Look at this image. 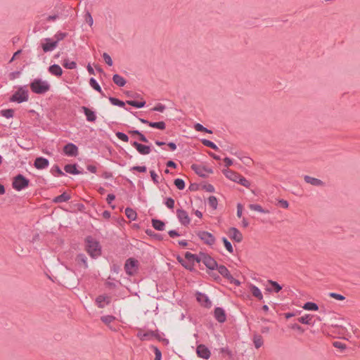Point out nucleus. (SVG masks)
I'll return each instance as SVG.
<instances>
[{
  "instance_id": "1",
  "label": "nucleus",
  "mask_w": 360,
  "mask_h": 360,
  "mask_svg": "<svg viewBox=\"0 0 360 360\" xmlns=\"http://www.w3.org/2000/svg\"><path fill=\"white\" fill-rule=\"evenodd\" d=\"M31 91L37 94H44L51 89L50 84L45 80L36 78L30 84Z\"/></svg>"
},
{
  "instance_id": "2",
  "label": "nucleus",
  "mask_w": 360,
  "mask_h": 360,
  "mask_svg": "<svg viewBox=\"0 0 360 360\" xmlns=\"http://www.w3.org/2000/svg\"><path fill=\"white\" fill-rule=\"evenodd\" d=\"M86 250L89 255L93 258L98 257L101 253L99 243L91 236H88L86 238Z\"/></svg>"
},
{
  "instance_id": "3",
  "label": "nucleus",
  "mask_w": 360,
  "mask_h": 360,
  "mask_svg": "<svg viewBox=\"0 0 360 360\" xmlns=\"http://www.w3.org/2000/svg\"><path fill=\"white\" fill-rule=\"evenodd\" d=\"M29 185L30 180L21 174L16 175L12 182V187L18 191L25 189Z\"/></svg>"
},
{
  "instance_id": "4",
  "label": "nucleus",
  "mask_w": 360,
  "mask_h": 360,
  "mask_svg": "<svg viewBox=\"0 0 360 360\" xmlns=\"http://www.w3.org/2000/svg\"><path fill=\"white\" fill-rule=\"evenodd\" d=\"M29 99L28 91L25 87H20L9 98L10 102L21 103L27 101Z\"/></svg>"
},
{
  "instance_id": "5",
  "label": "nucleus",
  "mask_w": 360,
  "mask_h": 360,
  "mask_svg": "<svg viewBox=\"0 0 360 360\" xmlns=\"http://www.w3.org/2000/svg\"><path fill=\"white\" fill-rule=\"evenodd\" d=\"M139 262L134 258H129L126 260L124 270L129 276H134L137 273Z\"/></svg>"
},
{
  "instance_id": "6",
  "label": "nucleus",
  "mask_w": 360,
  "mask_h": 360,
  "mask_svg": "<svg viewBox=\"0 0 360 360\" xmlns=\"http://www.w3.org/2000/svg\"><path fill=\"white\" fill-rule=\"evenodd\" d=\"M195 233L205 244L213 245L215 243L216 238L211 233L205 231H198Z\"/></svg>"
},
{
  "instance_id": "7",
  "label": "nucleus",
  "mask_w": 360,
  "mask_h": 360,
  "mask_svg": "<svg viewBox=\"0 0 360 360\" xmlns=\"http://www.w3.org/2000/svg\"><path fill=\"white\" fill-rule=\"evenodd\" d=\"M216 269H217L219 273L231 283L235 284L237 286L240 285V282L233 278V276L230 274L229 269L224 265H218V267Z\"/></svg>"
},
{
  "instance_id": "8",
  "label": "nucleus",
  "mask_w": 360,
  "mask_h": 360,
  "mask_svg": "<svg viewBox=\"0 0 360 360\" xmlns=\"http://www.w3.org/2000/svg\"><path fill=\"white\" fill-rule=\"evenodd\" d=\"M200 256L201 262L207 269L214 270L218 267V264L216 260L208 254L200 252Z\"/></svg>"
},
{
  "instance_id": "9",
  "label": "nucleus",
  "mask_w": 360,
  "mask_h": 360,
  "mask_svg": "<svg viewBox=\"0 0 360 360\" xmlns=\"http://www.w3.org/2000/svg\"><path fill=\"white\" fill-rule=\"evenodd\" d=\"M191 169L193 170L199 176L205 178L207 176V174H212L213 169L210 167H206L205 166L193 164Z\"/></svg>"
},
{
  "instance_id": "10",
  "label": "nucleus",
  "mask_w": 360,
  "mask_h": 360,
  "mask_svg": "<svg viewBox=\"0 0 360 360\" xmlns=\"http://www.w3.org/2000/svg\"><path fill=\"white\" fill-rule=\"evenodd\" d=\"M176 216L181 225L188 226L191 222V219L188 212L183 209L176 210Z\"/></svg>"
},
{
  "instance_id": "11",
  "label": "nucleus",
  "mask_w": 360,
  "mask_h": 360,
  "mask_svg": "<svg viewBox=\"0 0 360 360\" xmlns=\"http://www.w3.org/2000/svg\"><path fill=\"white\" fill-rule=\"evenodd\" d=\"M196 300L202 307L205 308L209 309L212 307V302L209 299L208 296L205 293L197 292Z\"/></svg>"
},
{
  "instance_id": "12",
  "label": "nucleus",
  "mask_w": 360,
  "mask_h": 360,
  "mask_svg": "<svg viewBox=\"0 0 360 360\" xmlns=\"http://www.w3.org/2000/svg\"><path fill=\"white\" fill-rule=\"evenodd\" d=\"M131 145L133 147H134L141 155H148L151 152V148L150 146L139 143L136 141H131Z\"/></svg>"
},
{
  "instance_id": "13",
  "label": "nucleus",
  "mask_w": 360,
  "mask_h": 360,
  "mask_svg": "<svg viewBox=\"0 0 360 360\" xmlns=\"http://www.w3.org/2000/svg\"><path fill=\"white\" fill-rule=\"evenodd\" d=\"M63 152L69 157H76L78 155V147L72 143H68L63 147Z\"/></svg>"
},
{
  "instance_id": "14",
  "label": "nucleus",
  "mask_w": 360,
  "mask_h": 360,
  "mask_svg": "<svg viewBox=\"0 0 360 360\" xmlns=\"http://www.w3.org/2000/svg\"><path fill=\"white\" fill-rule=\"evenodd\" d=\"M196 353L198 357L206 360L208 359L211 355L210 349L202 344L198 345L196 348Z\"/></svg>"
},
{
  "instance_id": "15",
  "label": "nucleus",
  "mask_w": 360,
  "mask_h": 360,
  "mask_svg": "<svg viewBox=\"0 0 360 360\" xmlns=\"http://www.w3.org/2000/svg\"><path fill=\"white\" fill-rule=\"evenodd\" d=\"M111 297L107 295H101L96 298V303L98 307L103 308L105 305L110 304Z\"/></svg>"
},
{
  "instance_id": "16",
  "label": "nucleus",
  "mask_w": 360,
  "mask_h": 360,
  "mask_svg": "<svg viewBox=\"0 0 360 360\" xmlns=\"http://www.w3.org/2000/svg\"><path fill=\"white\" fill-rule=\"evenodd\" d=\"M228 234L231 239L235 240L237 243H240L243 240L242 233L238 229L235 227L230 228Z\"/></svg>"
},
{
  "instance_id": "17",
  "label": "nucleus",
  "mask_w": 360,
  "mask_h": 360,
  "mask_svg": "<svg viewBox=\"0 0 360 360\" xmlns=\"http://www.w3.org/2000/svg\"><path fill=\"white\" fill-rule=\"evenodd\" d=\"M49 160L43 157L37 158L34 162V166L37 169H46L49 167Z\"/></svg>"
},
{
  "instance_id": "18",
  "label": "nucleus",
  "mask_w": 360,
  "mask_h": 360,
  "mask_svg": "<svg viewBox=\"0 0 360 360\" xmlns=\"http://www.w3.org/2000/svg\"><path fill=\"white\" fill-rule=\"evenodd\" d=\"M214 316L221 323H224L226 320L225 311L221 307H217L214 309Z\"/></svg>"
},
{
  "instance_id": "19",
  "label": "nucleus",
  "mask_w": 360,
  "mask_h": 360,
  "mask_svg": "<svg viewBox=\"0 0 360 360\" xmlns=\"http://www.w3.org/2000/svg\"><path fill=\"white\" fill-rule=\"evenodd\" d=\"M154 336H155V332L153 330H140L137 333V337L142 341L150 340L154 338Z\"/></svg>"
},
{
  "instance_id": "20",
  "label": "nucleus",
  "mask_w": 360,
  "mask_h": 360,
  "mask_svg": "<svg viewBox=\"0 0 360 360\" xmlns=\"http://www.w3.org/2000/svg\"><path fill=\"white\" fill-rule=\"evenodd\" d=\"M81 110L85 115L86 119L88 122H94L96 120V115L94 111L86 106H82Z\"/></svg>"
},
{
  "instance_id": "21",
  "label": "nucleus",
  "mask_w": 360,
  "mask_h": 360,
  "mask_svg": "<svg viewBox=\"0 0 360 360\" xmlns=\"http://www.w3.org/2000/svg\"><path fill=\"white\" fill-rule=\"evenodd\" d=\"M44 40L46 41L41 44V47L44 52H49L54 50L57 47V41H52L50 38H46Z\"/></svg>"
},
{
  "instance_id": "22",
  "label": "nucleus",
  "mask_w": 360,
  "mask_h": 360,
  "mask_svg": "<svg viewBox=\"0 0 360 360\" xmlns=\"http://www.w3.org/2000/svg\"><path fill=\"white\" fill-rule=\"evenodd\" d=\"M304 179L306 183L309 184L314 186H323L325 184L324 182L323 181H321V179H316V178H314V177H312V176H310L308 175H305L304 176Z\"/></svg>"
},
{
  "instance_id": "23",
  "label": "nucleus",
  "mask_w": 360,
  "mask_h": 360,
  "mask_svg": "<svg viewBox=\"0 0 360 360\" xmlns=\"http://www.w3.org/2000/svg\"><path fill=\"white\" fill-rule=\"evenodd\" d=\"M268 283L271 285H266V290L268 292H272L274 291L275 292H278L280 290H282V286L278 283L276 281H272V280H268Z\"/></svg>"
},
{
  "instance_id": "24",
  "label": "nucleus",
  "mask_w": 360,
  "mask_h": 360,
  "mask_svg": "<svg viewBox=\"0 0 360 360\" xmlns=\"http://www.w3.org/2000/svg\"><path fill=\"white\" fill-rule=\"evenodd\" d=\"M64 170L65 171V172L74 175L80 174L83 173L82 171H79L77 169L76 164H68L65 165Z\"/></svg>"
},
{
  "instance_id": "25",
  "label": "nucleus",
  "mask_w": 360,
  "mask_h": 360,
  "mask_svg": "<svg viewBox=\"0 0 360 360\" xmlns=\"http://www.w3.org/2000/svg\"><path fill=\"white\" fill-rule=\"evenodd\" d=\"M223 174L225 175L226 178L230 179L232 181L236 182L238 180V178H239L240 174L238 172H236L234 171H232L231 169H224L222 171Z\"/></svg>"
},
{
  "instance_id": "26",
  "label": "nucleus",
  "mask_w": 360,
  "mask_h": 360,
  "mask_svg": "<svg viewBox=\"0 0 360 360\" xmlns=\"http://www.w3.org/2000/svg\"><path fill=\"white\" fill-rule=\"evenodd\" d=\"M185 258L191 264H194L195 262L197 263H200L201 262L200 252L199 255H195L189 252H186L185 253Z\"/></svg>"
},
{
  "instance_id": "27",
  "label": "nucleus",
  "mask_w": 360,
  "mask_h": 360,
  "mask_svg": "<svg viewBox=\"0 0 360 360\" xmlns=\"http://www.w3.org/2000/svg\"><path fill=\"white\" fill-rule=\"evenodd\" d=\"M49 72L52 75L56 77H60L63 74V70L60 65L57 64H53L49 68Z\"/></svg>"
},
{
  "instance_id": "28",
  "label": "nucleus",
  "mask_w": 360,
  "mask_h": 360,
  "mask_svg": "<svg viewBox=\"0 0 360 360\" xmlns=\"http://www.w3.org/2000/svg\"><path fill=\"white\" fill-rule=\"evenodd\" d=\"M314 316L311 314H305L304 316L298 318L297 321L302 324L313 326L314 324L312 321Z\"/></svg>"
},
{
  "instance_id": "29",
  "label": "nucleus",
  "mask_w": 360,
  "mask_h": 360,
  "mask_svg": "<svg viewBox=\"0 0 360 360\" xmlns=\"http://www.w3.org/2000/svg\"><path fill=\"white\" fill-rule=\"evenodd\" d=\"M70 198L71 196L66 192H64L62 194L55 197L53 199V202L55 203H61L68 201Z\"/></svg>"
},
{
  "instance_id": "30",
  "label": "nucleus",
  "mask_w": 360,
  "mask_h": 360,
  "mask_svg": "<svg viewBox=\"0 0 360 360\" xmlns=\"http://www.w3.org/2000/svg\"><path fill=\"white\" fill-rule=\"evenodd\" d=\"M250 290L252 295L257 298L259 300L262 301L263 300V295L258 287L255 285L251 284L250 285Z\"/></svg>"
},
{
  "instance_id": "31",
  "label": "nucleus",
  "mask_w": 360,
  "mask_h": 360,
  "mask_svg": "<svg viewBox=\"0 0 360 360\" xmlns=\"http://www.w3.org/2000/svg\"><path fill=\"white\" fill-rule=\"evenodd\" d=\"M76 262L78 265H82L84 269L88 268L87 258L84 254H79L76 257Z\"/></svg>"
},
{
  "instance_id": "32",
  "label": "nucleus",
  "mask_w": 360,
  "mask_h": 360,
  "mask_svg": "<svg viewBox=\"0 0 360 360\" xmlns=\"http://www.w3.org/2000/svg\"><path fill=\"white\" fill-rule=\"evenodd\" d=\"M89 85L95 91H96L98 93H100L102 96H105V94H103L102 89H101V86L99 85V84L97 82V81L94 77L90 78V79H89Z\"/></svg>"
},
{
  "instance_id": "33",
  "label": "nucleus",
  "mask_w": 360,
  "mask_h": 360,
  "mask_svg": "<svg viewBox=\"0 0 360 360\" xmlns=\"http://www.w3.org/2000/svg\"><path fill=\"white\" fill-rule=\"evenodd\" d=\"M113 82L118 86L122 87L126 84V79L118 74H115L112 77Z\"/></svg>"
},
{
  "instance_id": "34",
  "label": "nucleus",
  "mask_w": 360,
  "mask_h": 360,
  "mask_svg": "<svg viewBox=\"0 0 360 360\" xmlns=\"http://www.w3.org/2000/svg\"><path fill=\"white\" fill-rule=\"evenodd\" d=\"M152 226L158 231H163L165 228V224L162 221L156 219H152Z\"/></svg>"
},
{
  "instance_id": "35",
  "label": "nucleus",
  "mask_w": 360,
  "mask_h": 360,
  "mask_svg": "<svg viewBox=\"0 0 360 360\" xmlns=\"http://www.w3.org/2000/svg\"><path fill=\"white\" fill-rule=\"evenodd\" d=\"M126 103L129 105H131L133 107H135L136 108H143L146 104V102L145 101H133V100H128L126 101Z\"/></svg>"
},
{
  "instance_id": "36",
  "label": "nucleus",
  "mask_w": 360,
  "mask_h": 360,
  "mask_svg": "<svg viewBox=\"0 0 360 360\" xmlns=\"http://www.w3.org/2000/svg\"><path fill=\"white\" fill-rule=\"evenodd\" d=\"M125 214L127 217L131 221L136 220L137 217V214L134 210L130 207H127L125 209Z\"/></svg>"
},
{
  "instance_id": "37",
  "label": "nucleus",
  "mask_w": 360,
  "mask_h": 360,
  "mask_svg": "<svg viewBox=\"0 0 360 360\" xmlns=\"http://www.w3.org/2000/svg\"><path fill=\"white\" fill-rule=\"evenodd\" d=\"M249 208L251 210L256 211V212H258L260 213H264V214L269 213V210L263 209L262 207L258 204H250Z\"/></svg>"
},
{
  "instance_id": "38",
  "label": "nucleus",
  "mask_w": 360,
  "mask_h": 360,
  "mask_svg": "<svg viewBox=\"0 0 360 360\" xmlns=\"http://www.w3.org/2000/svg\"><path fill=\"white\" fill-rule=\"evenodd\" d=\"M302 308L308 311H317L319 310V306L317 304L312 302H306Z\"/></svg>"
},
{
  "instance_id": "39",
  "label": "nucleus",
  "mask_w": 360,
  "mask_h": 360,
  "mask_svg": "<svg viewBox=\"0 0 360 360\" xmlns=\"http://www.w3.org/2000/svg\"><path fill=\"white\" fill-rule=\"evenodd\" d=\"M253 342L255 347L258 349L263 345L264 341L262 337L259 335L255 334L253 336Z\"/></svg>"
},
{
  "instance_id": "40",
  "label": "nucleus",
  "mask_w": 360,
  "mask_h": 360,
  "mask_svg": "<svg viewBox=\"0 0 360 360\" xmlns=\"http://www.w3.org/2000/svg\"><path fill=\"white\" fill-rule=\"evenodd\" d=\"M63 65L70 70H73L77 68V64L75 61H70L69 59L65 58L63 60Z\"/></svg>"
},
{
  "instance_id": "41",
  "label": "nucleus",
  "mask_w": 360,
  "mask_h": 360,
  "mask_svg": "<svg viewBox=\"0 0 360 360\" xmlns=\"http://www.w3.org/2000/svg\"><path fill=\"white\" fill-rule=\"evenodd\" d=\"M149 126L153 128H157L163 130L166 127V124L163 121L160 122H150Z\"/></svg>"
},
{
  "instance_id": "42",
  "label": "nucleus",
  "mask_w": 360,
  "mask_h": 360,
  "mask_svg": "<svg viewBox=\"0 0 360 360\" xmlns=\"http://www.w3.org/2000/svg\"><path fill=\"white\" fill-rule=\"evenodd\" d=\"M201 142H202V143L204 146L210 147V148H212L214 150H219L218 146L214 142H212V141H211L210 140L203 139L201 140Z\"/></svg>"
},
{
  "instance_id": "43",
  "label": "nucleus",
  "mask_w": 360,
  "mask_h": 360,
  "mask_svg": "<svg viewBox=\"0 0 360 360\" xmlns=\"http://www.w3.org/2000/svg\"><path fill=\"white\" fill-rule=\"evenodd\" d=\"M109 101L110 103L113 105L119 106V107H124L125 103L124 101L119 100L118 98L114 97H109Z\"/></svg>"
},
{
  "instance_id": "44",
  "label": "nucleus",
  "mask_w": 360,
  "mask_h": 360,
  "mask_svg": "<svg viewBox=\"0 0 360 360\" xmlns=\"http://www.w3.org/2000/svg\"><path fill=\"white\" fill-rule=\"evenodd\" d=\"M236 183L245 186V188H249L250 186V182L240 174L239 175V178H238Z\"/></svg>"
},
{
  "instance_id": "45",
  "label": "nucleus",
  "mask_w": 360,
  "mask_h": 360,
  "mask_svg": "<svg viewBox=\"0 0 360 360\" xmlns=\"http://www.w3.org/2000/svg\"><path fill=\"white\" fill-rule=\"evenodd\" d=\"M1 115L6 118H12L14 116L13 109H5L1 111Z\"/></svg>"
},
{
  "instance_id": "46",
  "label": "nucleus",
  "mask_w": 360,
  "mask_h": 360,
  "mask_svg": "<svg viewBox=\"0 0 360 360\" xmlns=\"http://www.w3.org/2000/svg\"><path fill=\"white\" fill-rule=\"evenodd\" d=\"M51 173L56 176V174H58V176H64V172L60 169L58 165H53L51 169Z\"/></svg>"
},
{
  "instance_id": "47",
  "label": "nucleus",
  "mask_w": 360,
  "mask_h": 360,
  "mask_svg": "<svg viewBox=\"0 0 360 360\" xmlns=\"http://www.w3.org/2000/svg\"><path fill=\"white\" fill-rule=\"evenodd\" d=\"M208 204L210 207H211L213 210H216L217 208L218 201L215 196H210L208 198Z\"/></svg>"
},
{
  "instance_id": "48",
  "label": "nucleus",
  "mask_w": 360,
  "mask_h": 360,
  "mask_svg": "<svg viewBox=\"0 0 360 360\" xmlns=\"http://www.w3.org/2000/svg\"><path fill=\"white\" fill-rule=\"evenodd\" d=\"M221 240L227 251L230 253H233V248L231 243L225 237H223Z\"/></svg>"
},
{
  "instance_id": "49",
  "label": "nucleus",
  "mask_w": 360,
  "mask_h": 360,
  "mask_svg": "<svg viewBox=\"0 0 360 360\" xmlns=\"http://www.w3.org/2000/svg\"><path fill=\"white\" fill-rule=\"evenodd\" d=\"M101 320L105 324H109L115 320V317L112 315L103 316Z\"/></svg>"
},
{
  "instance_id": "50",
  "label": "nucleus",
  "mask_w": 360,
  "mask_h": 360,
  "mask_svg": "<svg viewBox=\"0 0 360 360\" xmlns=\"http://www.w3.org/2000/svg\"><path fill=\"white\" fill-rule=\"evenodd\" d=\"M174 184L179 190H183L185 188V182L182 179H176Z\"/></svg>"
},
{
  "instance_id": "51",
  "label": "nucleus",
  "mask_w": 360,
  "mask_h": 360,
  "mask_svg": "<svg viewBox=\"0 0 360 360\" xmlns=\"http://www.w3.org/2000/svg\"><path fill=\"white\" fill-rule=\"evenodd\" d=\"M146 233L147 235L153 237V238L158 240H162L163 239L162 236L160 233H155L152 230H146Z\"/></svg>"
},
{
  "instance_id": "52",
  "label": "nucleus",
  "mask_w": 360,
  "mask_h": 360,
  "mask_svg": "<svg viewBox=\"0 0 360 360\" xmlns=\"http://www.w3.org/2000/svg\"><path fill=\"white\" fill-rule=\"evenodd\" d=\"M115 136L119 139L120 140L124 141V142H128L129 141V136L121 131H117L115 133Z\"/></svg>"
},
{
  "instance_id": "53",
  "label": "nucleus",
  "mask_w": 360,
  "mask_h": 360,
  "mask_svg": "<svg viewBox=\"0 0 360 360\" xmlns=\"http://www.w3.org/2000/svg\"><path fill=\"white\" fill-rule=\"evenodd\" d=\"M194 128L196 131H205V132H207V133H210L211 134L212 133V131L207 129L206 127H203L201 124L200 123H196L194 126Z\"/></svg>"
},
{
  "instance_id": "54",
  "label": "nucleus",
  "mask_w": 360,
  "mask_h": 360,
  "mask_svg": "<svg viewBox=\"0 0 360 360\" xmlns=\"http://www.w3.org/2000/svg\"><path fill=\"white\" fill-rule=\"evenodd\" d=\"M68 34L66 32H57L54 37L56 38V40L54 41H57V44L58 42L63 39H64L67 37Z\"/></svg>"
},
{
  "instance_id": "55",
  "label": "nucleus",
  "mask_w": 360,
  "mask_h": 360,
  "mask_svg": "<svg viewBox=\"0 0 360 360\" xmlns=\"http://www.w3.org/2000/svg\"><path fill=\"white\" fill-rule=\"evenodd\" d=\"M174 200L171 198V197H169V198H167L165 199V205L169 208V209H173L174 207Z\"/></svg>"
},
{
  "instance_id": "56",
  "label": "nucleus",
  "mask_w": 360,
  "mask_h": 360,
  "mask_svg": "<svg viewBox=\"0 0 360 360\" xmlns=\"http://www.w3.org/2000/svg\"><path fill=\"white\" fill-rule=\"evenodd\" d=\"M333 347L335 348L340 349L341 351L346 349V345L340 341H335L333 342Z\"/></svg>"
},
{
  "instance_id": "57",
  "label": "nucleus",
  "mask_w": 360,
  "mask_h": 360,
  "mask_svg": "<svg viewBox=\"0 0 360 360\" xmlns=\"http://www.w3.org/2000/svg\"><path fill=\"white\" fill-rule=\"evenodd\" d=\"M103 60H105V62L109 65V66H112L113 63H112V60L110 57V56L107 53H104L103 54Z\"/></svg>"
},
{
  "instance_id": "58",
  "label": "nucleus",
  "mask_w": 360,
  "mask_h": 360,
  "mask_svg": "<svg viewBox=\"0 0 360 360\" xmlns=\"http://www.w3.org/2000/svg\"><path fill=\"white\" fill-rule=\"evenodd\" d=\"M328 295L330 297H333V298H335L338 300H345V297L340 295V294H338V293H336V292H330L328 294Z\"/></svg>"
},
{
  "instance_id": "59",
  "label": "nucleus",
  "mask_w": 360,
  "mask_h": 360,
  "mask_svg": "<svg viewBox=\"0 0 360 360\" xmlns=\"http://www.w3.org/2000/svg\"><path fill=\"white\" fill-rule=\"evenodd\" d=\"M146 169V166H134L130 169L131 171H137L139 172H145Z\"/></svg>"
},
{
  "instance_id": "60",
  "label": "nucleus",
  "mask_w": 360,
  "mask_h": 360,
  "mask_svg": "<svg viewBox=\"0 0 360 360\" xmlns=\"http://www.w3.org/2000/svg\"><path fill=\"white\" fill-rule=\"evenodd\" d=\"M166 107L162 103H158L153 109V111H158L162 112L165 110Z\"/></svg>"
},
{
  "instance_id": "61",
  "label": "nucleus",
  "mask_w": 360,
  "mask_h": 360,
  "mask_svg": "<svg viewBox=\"0 0 360 360\" xmlns=\"http://www.w3.org/2000/svg\"><path fill=\"white\" fill-rule=\"evenodd\" d=\"M154 352H155V360H161L162 359V353L160 350L156 347H153Z\"/></svg>"
},
{
  "instance_id": "62",
  "label": "nucleus",
  "mask_w": 360,
  "mask_h": 360,
  "mask_svg": "<svg viewBox=\"0 0 360 360\" xmlns=\"http://www.w3.org/2000/svg\"><path fill=\"white\" fill-rule=\"evenodd\" d=\"M150 176L152 178V180L153 181L155 184H158L159 183V180H158V174L155 173V172L154 170H151L150 172Z\"/></svg>"
},
{
  "instance_id": "63",
  "label": "nucleus",
  "mask_w": 360,
  "mask_h": 360,
  "mask_svg": "<svg viewBox=\"0 0 360 360\" xmlns=\"http://www.w3.org/2000/svg\"><path fill=\"white\" fill-rule=\"evenodd\" d=\"M278 205L283 208H288L289 206V203L287 200L281 199L278 200Z\"/></svg>"
},
{
  "instance_id": "64",
  "label": "nucleus",
  "mask_w": 360,
  "mask_h": 360,
  "mask_svg": "<svg viewBox=\"0 0 360 360\" xmlns=\"http://www.w3.org/2000/svg\"><path fill=\"white\" fill-rule=\"evenodd\" d=\"M203 188L210 193L214 192V187L212 184H206L203 186Z\"/></svg>"
}]
</instances>
